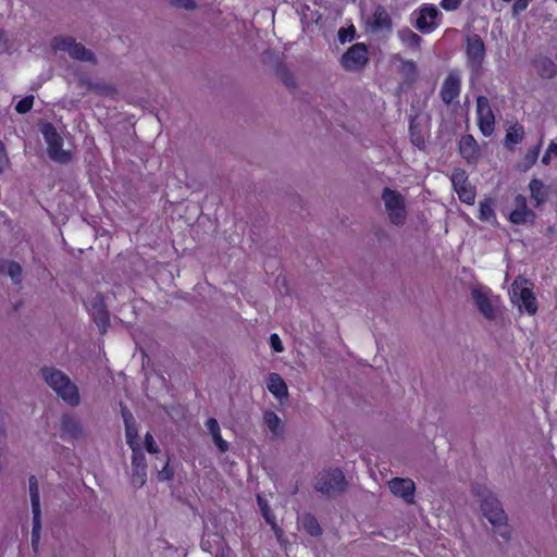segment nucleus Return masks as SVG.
Listing matches in <instances>:
<instances>
[{"label":"nucleus","instance_id":"nucleus-1","mask_svg":"<svg viewBox=\"0 0 557 557\" xmlns=\"http://www.w3.org/2000/svg\"><path fill=\"white\" fill-rule=\"evenodd\" d=\"M44 382L70 407H77L81 404V394L77 384L63 371L53 367L45 366L40 369Z\"/></svg>","mask_w":557,"mask_h":557},{"label":"nucleus","instance_id":"nucleus-2","mask_svg":"<svg viewBox=\"0 0 557 557\" xmlns=\"http://www.w3.org/2000/svg\"><path fill=\"white\" fill-rule=\"evenodd\" d=\"M481 510L492 524L494 532L505 541H509L511 530L507 523V516L499 500L494 495L487 494L482 499Z\"/></svg>","mask_w":557,"mask_h":557},{"label":"nucleus","instance_id":"nucleus-3","mask_svg":"<svg viewBox=\"0 0 557 557\" xmlns=\"http://www.w3.org/2000/svg\"><path fill=\"white\" fill-rule=\"evenodd\" d=\"M384 211L391 224L404 226L407 222L408 210L405 196L398 190L384 187L381 194Z\"/></svg>","mask_w":557,"mask_h":557},{"label":"nucleus","instance_id":"nucleus-4","mask_svg":"<svg viewBox=\"0 0 557 557\" xmlns=\"http://www.w3.org/2000/svg\"><path fill=\"white\" fill-rule=\"evenodd\" d=\"M345 475L339 469L324 470L317 476L314 488L327 497H335L346 490Z\"/></svg>","mask_w":557,"mask_h":557},{"label":"nucleus","instance_id":"nucleus-5","mask_svg":"<svg viewBox=\"0 0 557 557\" xmlns=\"http://www.w3.org/2000/svg\"><path fill=\"white\" fill-rule=\"evenodd\" d=\"M47 144V152L51 160L59 163H67L72 159L70 150L63 149V138L51 124H45L41 128Z\"/></svg>","mask_w":557,"mask_h":557},{"label":"nucleus","instance_id":"nucleus-6","mask_svg":"<svg viewBox=\"0 0 557 557\" xmlns=\"http://www.w3.org/2000/svg\"><path fill=\"white\" fill-rule=\"evenodd\" d=\"M471 297L482 313V315L492 321L497 317L498 311V297L493 296L491 289L484 286L473 287L471 290Z\"/></svg>","mask_w":557,"mask_h":557},{"label":"nucleus","instance_id":"nucleus-7","mask_svg":"<svg viewBox=\"0 0 557 557\" xmlns=\"http://www.w3.org/2000/svg\"><path fill=\"white\" fill-rule=\"evenodd\" d=\"M369 62V50L366 44H354L342 55L341 66L348 72H361Z\"/></svg>","mask_w":557,"mask_h":557},{"label":"nucleus","instance_id":"nucleus-8","mask_svg":"<svg viewBox=\"0 0 557 557\" xmlns=\"http://www.w3.org/2000/svg\"><path fill=\"white\" fill-rule=\"evenodd\" d=\"M416 16L414 26L418 30L424 34H430L435 30L443 16L442 12L434 4H423L413 12Z\"/></svg>","mask_w":557,"mask_h":557},{"label":"nucleus","instance_id":"nucleus-9","mask_svg":"<svg viewBox=\"0 0 557 557\" xmlns=\"http://www.w3.org/2000/svg\"><path fill=\"white\" fill-rule=\"evenodd\" d=\"M51 47L54 51L67 52L71 58L79 61H95L92 52L71 37H55L51 41Z\"/></svg>","mask_w":557,"mask_h":557},{"label":"nucleus","instance_id":"nucleus-10","mask_svg":"<svg viewBox=\"0 0 557 557\" xmlns=\"http://www.w3.org/2000/svg\"><path fill=\"white\" fill-rule=\"evenodd\" d=\"M510 298L520 312L525 311L528 314L533 315L537 311V304L533 292L529 287L515 282L510 287Z\"/></svg>","mask_w":557,"mask_h":557},{"label":"nucleus","instance_id":"nucleus-11","mask_svg":"<svg viewBox=\"0 0 557 557\" xmlns=\"http://www.w3.org/2000/svg\"><path fill=\"white\" fill-rule=\"evenodd\" d=\"M476 116L481 133L485 137L491 136L494 132L495 116L488 99L484 96L476 98Z\"/></svg>","mask_w":557,"mask_h":557},{"label":"nucleus","instance_id":"nucleus-12","mask_svg":"<svg viewBox=\"0 0 557 557\" xmlns=\"http://www.w3.org/2000/svg\"><path fill=\"white\" fill-rule=\"evenodd\" d=\"M536 214L528 207L527 198L517 195L513 199L512 210L509 213V220L513 224L525 225L533 224Z\"/></svg>","mask_w":557,"mask_h":557},{"label":"nucleus","instance_id":"nucleus-13","mask_svg":"<svg viewBox=\"0 0 557 557\" xmlns=\"http://www.w3.org/2000/svg\"><path fill=\"white\" fill-rule=\"evenodd\" d=\"M451 183L462 202L468 205H472L474 202L475 191L468 182V176L463 170L457 169L453 172Z\"/></svg>","mask_w":557,"mask_h":557},{"label":"nucleus","instance_id":"nucleus-14","mask_svg":"<svg viewBox=\"0 0 557 557\" xmlns=\"http://www.w3.org/2000/svg\"><path fill=\"white\" fill-rule=\"evenodd\" d=\"M132 451L131 483L135 488H140L147 481L146 458L140 448H134Z\"/></svg>","mask_w":557,"mask_h":557},{"label":"nucleus","instance_id":"nucleus-15","mask_svg":"<svg viewBox=\"0 0 557 557\" xmlns=\"http://www.w3.org/2000/svg\"><path fill=\"white\" fill-rule=\"evenodd\" d=\"M392 26L391 15L382 5H377L367 20V28L372 33L391 32Z\"/></svg>","mask_w":557,"mask_h":557},{"label":"nucleus","instance_id":"nucleus-16","mask_svg":"<svg viewBox=\"0 0 557 557\" xmlns=\"http://www.w3.org/2000/svg\"><path fill=\"white\" fill-rule=\"evenodd\" d=\"M391 492L406 503L413 504L416 485L411 479L394 478L388 482Z\"/></svg>","mask_w":557,"mask_h":557},{"label":"nucleus","instance_id":"nucleus-17","mask_svg":"<svg viewBox=\"0 0 557 557\" xmlns=\"http://www.w3.org/2000/svg\"><path fill=\"white\" fill-rule=\"evenodd\" d=\"M82 435L83 425L81 421L72 414H64L61 418V438L65 441H75L82 437Z\"/></svg>","mask_w":557,"mask_h":557},{"label":"nucleus","instance_id":"nucleus-18","mask_svg":"<svg viewBox=\"0 0 557 557\" xmlns=\"http://www.w3.org/2000/svg\"><path fill=\"white\" fill-rule=\"evenodd\" d=\"M485 53L484 42L480 36L473 35L467 40V55L472 67L476 69L483 61Z\"/></svg>","mask_w":557,"mask_h":557},{"label":"nucleus","instance_id":"nucleus-19","mask_svg":"<svg viewBox=\"0 0 557 557\" xmlns=\"http://www.w3.org/2000/svg\"><path fill=\"white\" fill-rule=\"evenodd\" d=\"M461 78L457 73H450L444 81L441 96L446 104L458 98L460 92Z\"/></svg>","mask_w":557,"mask_h":557},{"label":"nucleus","instance_id":"nucleus-20","mask_svg":"<svg viewBox=\"0 0 557 557\" xmlns=\"http://www.w3.org/2000/svg\"><path fill=\"white\" fill-rule=\"evenodd\" d=\"M122 418L125 425L126 443L129 445L132 450H134V448H140L137 442L138 428L136 420L133 413L126 409V407H122Z\"/></svg>","mask_w":557,"mask_h":557},{"label":"nucleus","instance_id":"nucleus-21","mask_svg":"<svg viewBox=\"0 0 557 557\" xmlns=\"http://www.w3.org/2000/svg\"><path fill=\"white\" fill-rule=\"evenodd\" d=\"M267 387L269 392L281 403L287 399L288 387L280 374L271 373L268 379Z\"/></svg>","mask_w":557,"mask_h":557},{"label":"nucleus","instance_id":"nucleus-22","mask_svg":"<svg viewBox=\"0 0 557 557\" xmlns=\"http://www.w3.org/2000/svg\"><path fill=\"white\" fill-rule=\"evenodd\" d=\"M530 197L535 207H540L548 199V187L539 178L529 183Z\"/></svg>","mask_w":557,"mask_h":557},{"label":"nucleus","instance_id":"nucleus-23","mask_svg":"<svg viewBox=\"0 0 557 557\" xmlns=\"http://www.w3.org/2000/svg\"><path fill=\"white\" fill-rule=\"evenodd\" d=\"M460 154L468 161L473 162L479 158V147L472 135H465L459 141Z\"/></svg>","mask_w":557,"mask_h":557},{"label":"nucleus","instance_id":"nucleus-24","mask_svg":"<svg viewBox=\"0 0 557 557\" xmlns=\"http://www.w3.org/2000/svg\"><path fill=\"white\" fill-rule=\"evenodd\" d=\"M263 422L271 432L272 438H278L284 433V424L281 418L272 410H267L263 413Z\"/></svg>","mask_w":557,"mask_h":557},{"label":"nucleus","instance_id":"nucleus-25","mask_svg":"<svg viewBox=\"0 0 557 557\" xmlns=\"http://www.w3.org/2000/svg\"><path fill=\"white\" fill-rule=\"evenodd\" d=\"M537 74L543 78H553L557 73L554 61L547 57H539L533 60Z\"/></svg>","mask_w":557,"mask_h":557},{"label":"nucleus","instance_id":"nucleus-26","mask_svg":"<svg viewBox=\"0 0 557 557\" xmlns=\"http://www.w3.org/2000/svg\"><path fill=\"white\" fill-rule=\"evenodd\" d=\"M206 428H207L208 432L211 434L212 440H213L214 444L216 445V447L219 448V450L221 453L227 451L228 450V443L225 440L222 438L221 431H220V425H219L216 419L209 418L206 421Z\"/></svg>","mask_w":557,"mask_h":557},{"label":"nucleus","instance_id":"nucleus-27","mask_svg":"<svg viewBox=\"0 0 557 557\" xmlns=\"http://www.w3.org/2000/svg\"><path fill=\"white\" fill-rule=\"evenodd\" d=\"M0 273L11 277L13 283H20L22 281V267L14 261L2 260L0 261Z\"/></svg>","mask_w":557,"mask_h":557},{"label":"nucleus","instance_id":"nucleus-28","mask_svg":"<svg viewBox=\"0 0 557 557\" xmlns=\"http://www.w3.org/2000/svg\"><path fill=\"white\" fill-rule=\"evenodd\" d=\"M397 37L401 44L408 48L418 50L421 37L408 27L401 28L397 32Z\"/></svg>","mask_w":557,"mask_h":557},{"label":"nucleus","instance_id":"nucleus-29","mask_svg":"<svg viewBox=\"0 0 557 557\" xmlns=\"http://www.w3.org/2000/svg\"><path fill=\"white\" fill-rule=\"evenodd\" d=\"M258 506L262 512L264 520L272 527L277 537H280L283 531L276 525L274 515L271 511V508L263 497L260 495L257 496Z\"/></svg>","mask_w":557,"mask_h":557},{"label":"nucleus","instance_id":"nucleus-30","mask_svg":"<svg viewBox=\"0 0 557 557\" xmlns=\"http://www.w3.org/2000/svg\"><path fill=\"white\" fill-rule=\"evenodd\" d=\"M91 315L101 333H104L108 325V312L102 302H97L91 308Z\"/></svg>","mask_w":557,"mask_h":557},{"label":"nucleus","instance_id":"nucleus-31","mask_svg":"<svg viewBox=\"0 0 557 557\" xmlns=\"http://www.w3.org/2000/svg\"><path fill=\"white\" fill-rule=\"evenodd\" d=\"M29 484V497L32 504V511H41L40 510V495H39V485L38 480L35 475H30L28 479Z\"/></svg>","mask_w":557,"mask_h":557},{"label":"nucleus","instance_id":"nucleus-32","mask_svg":"<svg viewBox=\"0 0 557 557\" xmlns=\"http://www.w3.org/2000/svg\"><path fill=\"white\" fill-rule=\"evenodd\" d=\"M32 512H33L32 545H33L34 549L37 550V546L40 541L41 511H32Z\"/></svg>","mask_w":557,"mask_h":557},{"label":"nucleus","instance_id":"nucleus-33","mask_svg":"<svg viewBox=\"0 0 557 557\" xmlns=\"http://www.w3.org/2000/svg\"><path fill=\"white\" fill-rule=\"evenodd\" d=\"M302 525L305 530L312 536L321 534V528L318 520L312 515H306L302 518Z\"/></svg>","mask_w":557,"mask_h":557},{"label":"nucleus","instance_id":"nucleus-34","mask_svg":"<svg viewBox=\"0 0 557 557\" xmlns=\"http://www.w3.org/2000/svg\"><path fill=\"white\" fill-rule=\"evenodd\" d=\"M479 219L485 222H495L496 215L490 202L480 203Z\"/></svg>","mask_w":557,"mask_h":557},{"label":"nucleus","instance_id":"nucleus-35","mask_svg":"<svg viewBox=\"0 0 557 557\" xmlns=\"http://www.w3.org/2000/svg\"><path fill=\"white\" fill-rule=\"evenodd\" d=\"M523 127L520 125L511 126L506 134V140L511 144H519L523 139Z\"/></svg>","mask_w":557,"mask_h":557},{"label":"nucleus","instance_id":"nucleus-36","mask_svg":"<svg viewBox=\"0 0 557 557\" xmlns=\"http://www.w3.org/2000/svg\"><path fill=\"white\" fill-rule=\"evenodd\" d=\"M541 147H542V140H540V143L536 146H534L533 148H531L527 151V153L524 156V165L527 169H530L537 161V158H539V154L541 151Z\"/></svg>","mask_w":557,"mask_h":557},{"label":"nucleus","instance_id":"nucleus-37","mask_svg":"<svg viewBox=\"0 0 557 557\" xmlns=\"http://www.w3.org/2000/svg\"><path fill=\"white\" fill-rule=\"evenodd\" d=\"M356 29L354 25L349 27H341L338 29L337 36L341 44H345L347 41H351L355 38Z\"/></svg>","mask_w":557,"mask_h":557},{"label":"nucleus","instance_id":"nucleus-38","mask_svg":"<svg viewBox=\"0 0 557 557\" xmlns=\"http://www.w3.org/2000/svg\"><path fill=\"white\" fill-rule=\"evenodd\" d=\"M34 100H35V97L34 96H26L25 98L21 99L16 106H15V110L21 113V114H25L27 113L28 111H30V109L33 108V104H34Z\"/></svg>","mask_w":557,"mask_h":557},{"label":"nucleus","instance_id":"nucleus-39","mask_svg":"<svg viewBox=\"0 0 557 557\" xmlns=\"http://www.w3.org/2000/svg\"><path fill=\"white\" fill-rule=\"evenodd\" d=\"M553 157L557 158V144H555L554 141L549 143V145L542 158V163L545 165H548L550 163Z\"/></svg>","mask_w":557,"mask_h":557},{"label":"nucleus","instance_id":"nucleus-40","mask_svg":"<svg viewBox=\"0 0 557 557\" xmlns=\"http://www.w3.org/2000/svg\"><path fill=\"white\" fill-rule=\"evenodd\" d=\"M463 0H441L440 5L445 11L451 12L460 8Z\"/></svg>","mask_w":557,"mask_h":557},{"label":"nucleus","instance_id":"nucleus-41","mask_svg":"<svg viewBox=\"0 0 557 557\" xmlns=\"http://www.w3.org/2000/svg\"><path fill=\"white\" fill-rule=\"evenodd\" d=\"M145 448L150 454H156L159 451V447L150 433H146L145 435Z\"/></svg>","mask_w":557,"mask_h":557},{"label":"nucleus","instance_id":"nucleus-42","mask_svg":"<svg viewBox=\"0 0 557 557\" xmlns=\"http://www.w3.org/2000/svg\"><path fill=\"white\" fill-rule=\"evenodd\" d=\"M159 481H171L173 479V471L169 468V462L166 461L163 468L158 472Z\"/></svg>","mask_w":557,"mask_h":557},{"label":"nucleus","instance_id":"nucleus-43","mask_svg":"<svg viewBox=\"0 0 557 557\" xmlns=\"http://www.w3.org/2000/svg\"><path fill=\"white\" fill-rule=\"evenodd\" d=\"M530 1L531 0H515L512 5V14L518 15L523 12L528 8Z\"/></svg>","mask_w":557,"mask_h":557},{"label":"nucleus","instance_id":"nucleus-44","mask_svg":"<svg viewBox=\"0 0 557 557\" xmlns=\"http://www.w3.org/2000/svg\"><path fill=\"white\" fill-rule=\"evenodd\" d=\"M171 3L177 8L193 10L196 8V3L194 0H170Z\"/></svg>","mask_w":557,"mask_h":557},{"label":"nucleus","instance_id":"nucleus-45","mask_svg":"<svg viewBox=\"0 0 557 557\" xmlns=\"http://www.w3.org/2000/svg\"><path fill=\"white\" fill-rule=\"evenodd\" d=\"M290 355L293 357V360H292V363H290V368H296V367H304L305 366V362L302 360V354L297 350V352L295 354L294 350H290Z\"/></svg>","mask_w":557,"mask_h":557},{"label":"nucleus","instance_id":"nucleus-46","mask_svg":"<svg viewBox=\"0 0 557 557\" xmlns=\"http://www.w3.org/2000/svg\"><path fill=\"white\" fill-rule=\"evenodd\" d=\"M88 87L89 89L91 90H96V91H99V92H106V91H111L112 88L111 87H108V86H102L100 84H88Z\"/></svg>","mask_w":557,"mask_h":557},{"label":"nucleus","instance_id":"nucleus-47","mask_svg":"<svg viewBox=\"0 0 557 557\" xmlns=\"http://www.w3.org/2000/svg\"><path fill=\"white\" fill-rule=\"evenodd\" d=\"M271 348H282V342L277 334H272L270 337Z\"/></svg>","mask_w":557,"mask_h":557},{"label":"nucleus","instance_id":"nucleus-48","mask_svg":"<svg viewBox=\"0 0 557 557\" xmlns=\"http://www.w3.org/2000/svg\"><path fill=\"white\" fill-rule=\"evenodd\" d=\"M557 2V0H555Z\"/></svg>","mask_w":557,"mask_h":557}]
</instances>
